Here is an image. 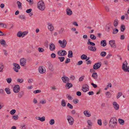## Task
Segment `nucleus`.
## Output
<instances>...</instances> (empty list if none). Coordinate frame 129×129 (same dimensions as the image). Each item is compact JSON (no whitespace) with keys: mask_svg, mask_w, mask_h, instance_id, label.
I'll return each mask as SVG.
<instances>
[{"mask_svg":"<svg viewBox=\"0 0 129 129\" xmlns=\"http://www.w3.org/2000/svg\"><path fill=\"white\" fill-rule=\"evenodd\" d=\"M70 61V58H67L66 60L65 63H68Z\"/></svg>","mask_w":129,"mask_h":129,"instance_id":"obj_64","label":"nucleus"},{"mask_svg":"<svg viewBox=\"0 0 129 129\" xmlns=\"http://www.w3.org/2000/svg\"><path fill=\"white\" fill-rule=\"evenodd\" d=\"M105 9L106 11L107 12H108L109 11V7L108 6H106L105 7Z\"/></svg>","mask_w":129,"mask_h":129,"instance_id":"obj_58","label":"nucleus"},{"mask_svg":"<svg viewBox=\"0 0 129 129\" xmlns=\"http://www.w3.org/2000/svg\"><path fill=\"white\" fill-rule=\"evenodd\" d=\"M48 29L50 31H52L53 30L54 27L52 24H48Z\"/></svg>","mask_w":129,"mask_h":129,"instance_id":"obj_21","label":"nucleus"},{"mask_svg":"<svg viewBox=\"0 0 129 129\" xmlns=\"http://www.w3.org/2000/svg\"><path fill=\"white\" fill-rule=\"evenodd\" d=\"M17 36L19 37H21L22 36V33L20 31H19L17 34Z\"/></svg>","mask_w":129,"mask_h":129,"instance_id":"obj_40","label":"nucleus"},{"mask_svg":"<svg viewBox=\"0 0 129 129\" xmlns=\"http://www.w3.org/2000/svg\"><path fill=\"white\" fill-rule=\"evenodd\" d=\"M64 28H61L60 29L59 31H58V32H59V34H61V33H62L63 32V31H64Z\"/></svg>","mask_w":129,"mask_h":129,"instance_id":"obj_59","label":"nucleus"},{"mask_svg":"<svg viewBox=\"0 0 129 129\" xmlns=\"http://www.w3.org/2000/svg\"><path fill=\"white\" fill-rule=\"evenodd\" d=\"M6 80L7 81V82L9 83H11L12 81V79L10 78L7 79Z\"/></svg>","mask_w":129,"mask_h":129,"instance_id":"obj_55","label":"nucleus"},{"mask_svg":"<svg viewBox=\"0 0 129 129\" xmlns=\"http://www.w3.org/2000/svg\"><path fill=\"white\" fill-rule=\"evenodd\" d=\"M111 26V24L109 23L107 24L106 26L105 29L107 31H109L110 30V27Z\"/></svg>","mask_w":129,"mask_h":129,"instance_id":"obj_17","label":"nucleus"},{"mask_svg":"<svg viewBox=\"0 0 129 129\" xmlns=\"http://www.w3.org/2000/svg\"><path fill=\"white\" fill-rule=\"evenodd\" d=\"M125 27L123 25H122L121 26L120 30L121 31L123 32L125 29Z\"/></svg>","mask_w":129,"mask_h":129,"instance_id":"obj_34","label":"nucleus"},{"mask_svg":"<svg viewBox=\"0 0 129 129\" xmlns=\"http://www.w3.org/2000/svg\"><path fill=\"white\" fill-rule=\"evenodd\" d=\"M118 29H113L112 33L113 34H116L118 32Z\"/></svg>","mask_w":129,"mask_h":129,"instance_id":"obj_43","label":"nucleus"},{"mask_svg":"<svg viewBox=\"0 0 129 129\" xmlns=\"http://www.w3.org/2000/svg\"><path fill=\"white\" fill-rule=\"evenodd\" d=\"M90 37L91 39L93 40L95 39L96 38L95 36L94 35L92 34L90 35Z\"/></svg>","mask_w":129,"mask_h":129,"instance_id":"obj_38","label":"nucleus"},{"mask_svg":"<svg viewBox=\"0 0 129 129\" xmlns=\"http://www.w3.org/2000/svg\"><path fill=\"white\" fill-rule=\"evenodd\" d=\"M69 53L68 56L69 58H72L73 57V53L71 50H69L68 52Z\"/></svg>","mask_w":129,"mask_h":129,"instance_id":"obj_25","label":"nucleus"},{"mask_svg":"<svg viewBox=\"0 0 129 129\" xmlns=\"http://www.w3.org/2000/svg\"><path fill=\"white\" fill-rule=\"evenodd\" d=\"M84 114L85 116L87 117H90L91 115L88 112V111L87 110L84 111Z\"/></svg>","mask_w":129,"mask_h":129,"instance_id":"obj_24","label":"nucleus"},{"mask_svg":"<svg viewBox=\"0 0 129 129\" xmlns=\"http://www.w3.org/2000/svg\"><path fill=\"white\" fill-rule=\"evenodd\" d=\"M67 106L70 109H72L73 108V106L69 103H68Z\"/></svg>","mask_w":129,"mask_h":129,"instance_id":"obj_46","label":"nucleus"},{"mask_svg":"<svg viewBox=\"0 0 129 129\" xmlns=\"http://www.w3.org/2000/svg\"><path fill=\"white\" fill-rule=\"evenodd\" d=\"M87 58V56L85 54H83L81 56V58L82 59H86Z\"/></svg>","mask_w":129,"mask_h":129,"instance_id":"obj_31","label":"nucleus"},{"mask_svg":"<svg viewBox=\"0 0 129 129\" xmlns=\"http://www.w3.org/2000/svg\"><path fill=\"white\" fill-rule=\"evenodd\" d=\"M115 42V41L114 40H110L109 41V43L111 47L114 48L116 47V45Z\"/></svg>","mask_w":129,"mask_h":129,"instance_id":"obj_8","label":"nucleus"},{"mask_svg":"<svg viewBox=\"0 0 129 129\" xmlns=\"http://www.w3.org/2000/svg\"><path fill=\"white\" fill-rule=\"evenodd\" d=\"M38 51L40 52H43L44 51V50L43 48L40 47L38 48Z\"/></svg>","mask_w":129,"mask_h":129,"instance_id":"obj_37","label":"nucleus"},{"mask_svg":"<svg viewBox=\"0 0 129 129\" xmlns=\"http://www.w3.org/2000/svg\"><path fill=\"white\" fill-rule=\"evenodd\" d=\"M82 90L84 92H86L89 90V86L86 84H84L83 85Z\"/></svg>","mask_w":129,"mask_h":129,"instance_id":"obj_7","label":"nucleus"},{"mask_svg":"<svg viewBox=\"0 0 129 129\" xmlns=\"http://www.w3.org/2000/svg\"><path fill=\"white\" fill-rule=\"evenodd\" d=\"M88 49L90 50L93 51H95L96 50V48L95 47H93V46L91 45H90L88 47Z\"/></svg>","mask_w":129,"mask_h":129,"instance_id":"obj_20","label":"nucleus"},{"mask_svg":"<svg viewBox=\"0 0 129 129\" xmlns=\"http://www.w3.org/2000/svg\"><path fill=\"white\" fill-rule=\"evenodd\" d=\"M26 59L24 58H21L20 60V64L22 66H24L26 65Z\"/></svg>","mask_w":129,"mask_h":129,"instance_id":"obj_11","label":"nucleus"},{"mask_svg":"<svg viewBox=\"0 0 129 129\" xmlns=\"http://www.w3.org/2000/svg\"><path fill=\"white\" fill-rule=\"evenodd\" d=\"M87 123L89 126H92V123L90 120H88L87 121Z\"/></svg>","mask_w":129,"mask_h":129,"instance_id":"obj_49","label":"nucleus"},{"mask_svg":"<svg viewBox=\"0 0 129 129\" xmlns=\"http://www.w3.org/2000/svg\"><path fill=\"white\" fill-rule=\"evenodd\" d=\"M62 50L59 51H58L57 54L59 56H62Z\"/></svg>","mask_w":129,"mask_h":129,"instance_id":"obj_53","label":"nucleus"},{"mask_svg":"<svg viewBox=\"0 0 129 129\" xmlns=\"http://www.w3.org/2000/svg\"><path fill=\"white\" fill-rule=\"evenodd\" d=\"M62 56H64L66 55L67 53L66 51L62 50Z\"/></svg>","mask_w":129,"mask_h":129,"instance_id":"obj_56","label":"nucleus"},{"mask_svg":"<svg viewBox=\"0 0 129 129\" xmlns=\"http://www.w3.org/2000/svg\"><path fill=\"white\" fill-rule=\"evenodd\" d=\"M66 104L65 101L64 100H62L61 102V105L63 107H64L66 106Z\"/></svg>","mask_w":129,"mask_h":129,"instance_id":"obj_32","label":"nucleus"},{"mask_svg":"<svg viewBox=\"0 0 129 129\" xmlns=\"http://www.w3.org/2000/svg\"><path fill=\"white\" fill-rule=\"evenodd\" d=\"M117 119L115 117L111 118L109 122L110 127L111 128H114L117 124Z\"/></svg>","mask_w":129,"mask_h":129,"instance_id":"obj_1","label":"nucleus"},{"mask_svg":"<svg viewBox=\"0 0 129 129\" xmlns=\"http://www.w3.org/2000/svg\"><path fill=\"white\" fill-rule=\"evenodd\" d=\"M20 87L19 85H15L13 89L14 92L15 93L18 92L20 90Z\"/></svg>","mask_w":129,"mask_h":129,"instance_id":"obj_9","label":"nucleus"},{"mask_svg":"<svg viewBox=\"0 0 129 129\" xmlns=\"http://www.w3.org/2000/svg\"><path fill=\"white\" fill-rule=\"evenodd\" d=\"M83 63V61L82 60H80L78 62L77 64V65L78 66L82 64Z\"/></svg>","mask_w":129,"mask_h":129,"instance_id":"obj_63","label":"nucleus"},{"mask_svg":"<svg viewBox=\"0 0 129 129\" xmlns=\"http://www.w3.org/2000/svg\"><path fill=\"white\" fill-rule=\"evenodd\" d=\"M0 43L4 47H6L8 46L6 44V41L3 39H1L0 40Z\"/></svg>","mask_w":129,"mask_h":129,"instance_id":"obj_14","label":"nucleus"},{"mask_svg":"<svg viewBox=\"0 0 129 129\" xmlns=\"http://www.w3.org/2000/svg\"><path fill=\"white\" fill-rule=\"evenodd\" d=\"M118 121L120 124L122 125L124 124V121L123 120L121 119H118Z\"/></svg>","mask_w":129,"mask_h":129,"instance_id":"obj_33","label":"nucleus"},{"mask_svg":"<svg viewBox=\"0 0 129 129\" xmlns=\"http://www.w3.org/2000/svg\"><path fill=\"white\" fill-rule=\"evenodd\" d=\"M32 10L31 9H29L27 10L26 11V12L28 13H30L32 11Z\"/></svg>","mask_w":129,"mask_h":129,"instance_id":"obj_62","label":"nucleus"},{"mask_svg":"<svg viewBox=\"0 0 129 129\" xmlns=\"http://www.w3.org/2000/svg\"><path fill=\"white\" fill-rule=\"evenodd\" d=\"M16 110L15 109H13L11 111L10 113L12 115H13L16 112Z\"/></svg>","mask_w":129,"mask_h":129,"instance_id":"obj_47","label":"nucleus"},{"mask_svg":"<svg viewBox=\"0 0 129 129\" xmlns=\"http://www.w3.org/2000/svg\"><path fill=\"white\" fill-rule=\"evenodd\" d=\"M67 118L69 124L70 125H72L74 122L73 118L70 115L67 116Z\"/></svg>","mask_w":129,"mask_h":129,"instance_id":"obj_5","label":"nucleus"},{"mask_svg":"<svg viewBox=\"0 0 129 129\" xmlns=\"http://www.w3.org/2000/svg\"><path fill=\"white\" fill-rule=\"evenodd\" d=\"M73 103L75 104H77L79 102V100L77 99H75L73 100Z\"/></svg>","mask_w":129,"mask_h":129,"instance_id":"obj_57","label":"nucleus"},{"mask_svg":"<svg viewBox=\"0 0 129 129\" xmlns=\"http://www.w3.org/2000/svg\"><path fill=\"white\" fill-rule=\"evenodd\" d=\"M36 118L38 120H39L41 121H44L45 120V117L44 116H43L42 117H40L39 116L36 117Z\"/></svg>","mask_w":129,"mask_h":129,"instance_id":"obj_19","label":"nucleus"},{"mask_svg":"<svg viewBox=\"0 0 129 129\" xmlns=\"http://www.w3.org/2000/svg\"><path fill=\"white\" fill-rule=\"evenodd\" d=\"M33 80L31 79H30L28 80V82L29 83H30L33 82Z\"/></svg>","mask_w":129,"mask_h":129,"instance_id":"obj_61","label":"nucleus"},{"mask_svg":"<svg viewBox=\"0 0 129 129\" xmlns=\"http://www.w3.org/2000/svg\"><path fill=\"white\" fill-rule=\"evenodd\" d=\"M100 44L102 46L105 47L107 45L106 41V40H102L101 41Z\"/></svg>","mask_w":129,"mask_h":129,"instance_id":"obj_22","label":"nucleus"},{"mask_svg":"<svg viewBox=\"0 0 129 129\" xmlns=\"http://www.w3.org/2000/svg\"><path fill=\"white\" fill-rule=\"evenodd\" d=\"M58 59H59L60 61L62 62L64 61L65 59V58L63 57H59L58 58Z\"/></svg>","mask_w":129,"mask_h":129,"instance_id":"obj_48","label":"nucleus"},{"mask_svg":"<svg viewBox=\"0 0 129 129\" xmlns=\"http://www.w3.org/2000/svg\"><path fill=\"white\" fill-rule=\"evenodd\" d=\"M72 85L71 83H68L66 84V86L68 87V89L69 88H70L72 87Z\"/></svg>","mask_w":129,"mask_h":129,"instance_id":"obj_30","label":"nucleus"},{"mask_svg":"<svg viewBox=\"0 0 129 129\" xmlns=\"http://www.w3.org/2000/svg\"><path fill=\"white\" fill-rule=\"evenodd\" d=\"M37 7L39 10L42 11L44 10L45 6L43 1H39L38 3Z\"/></svg>","mask_w":129,"mask_h":129,"instance_id":"obj_2","label":"nucleus"},{"mask_svg":"<svg viewBox=\"0 0 129 129\" xmlns=\"http://www.w3.org/2000/svg\"><path fill=\"white\" fill-rule=\"evenodd\" d=\"M122 95V93L121 92H119L118 93V95L117 96V99H118Z\"/></svg>","mask_w":129,"mask_h":129,"instance_id":"obj_52","label":"nucleus"},{"mask_svg":"<svg viewBox=\"0 0 129 129\" xmlns=\"http://www.w3.org/2000/svg\"><path fill=\"white\" fill-rule=\"evenodd\" d=\"M58 43L60 44V46L62 48H65L67 44V42L65 40H63L62 41L61 40H59L58 41Z\"/></svg>","mask_w":129,"mask_h":129,"instance_id":"obj_4","label":"nucleus"},{"mask_svg":"<svg viewBox=\"0 0 129 129\" xmlns=\"http://www.w3.org/2000/svg\"><path fill=\"white\" fill-rule=\"evenodd\" d=\"M5 91L8 94H10L11 93L10 89L9 88H7L5 89Z\"/></svg>","mask_w":129,"mask_h":129,"instance_id":"obj_41","label":"nucleus"},{"mask_svg":"<svg viewBox=\"0 0 129 129\" xmlns=\"http://www.w3.org/2000/svg\"><path fill=\"white\" fill-rule=\"evenodd\" d=\"M24 95V92L23 91H20L18 93V97L19 98H21Z\"/></svg>","mask_w":129,"mask_h":129,"instance_id":"obj_23","label":"nucleus"},{"mask_svg":"<svg viewBox=\"0 0 129 129\" xmlns=\"http://www.w3.org/2000/svg\"><path fill=\"white\" fill-rule=\"evenodd\" d=\"M92 76L94 79H96L98 77L97 73L95 72L94 73L92 74Z\"/></svg>","mask_w":129,"mask_h":129,"instance_id":"obj_28","label":"nucleus"},{"mask_svg":"<svg viewBox=\"0 0 129 129\" xmlns=\"http://www.w3.org/2000/svg\"><path fill=\"white\" fill-rule=\"evenodd\" d=\"M17 81L18 82L22 83L23 82V79H17Z\"/></svg>","mask_w":129,"mask_h":129,"instance_id":"obj_50","label":"nucleus"},{"mask_svg":"<svg viewBox=\"0 0 129 129\" xmlns=\"http://www.w3.org/2000/svg\"><path fill=\"white\" fill-rule=\"evenodd\" d=\"M19 18L22 19H25V16L24 15H21L19 16Z\"/></svg>","mask_w":129,"mask_h":129,"instance_id":"obj_35","label":"nucleus"},{"mask_svg":"<svg viewBox=\"0 0 129 129\" xmlns=\"http://www.w3.org/2000/svg\"><path fill=\"white\" fill-rule=\"evenodd\" d=\"M87 44L88 45H91L95 46V43H94L90 41H89L87 43Z\"/></svg>","mask_w":129,"mask_h":129,"instance_id":"obj_51","label":"nucleus"},{"mask_svg":"<svg viewBox=\"0 0 129 129\" xmlns=\"http://www.w3.org/2000/svg\"><path fill=\"white\" fill-rule=\"evenodd\" d=\"M51 57L52 58H54L56 57V55L55 53H53L51 54Z\"/></svg>","mask_w":129,"mask_h":129,"instance_id":"obj_60","label":"nucleus"},{"mask_svg":"<svg viewBox=\"0 0 129 129\" xmlns=\"http://www.w3.org/2000/svg\"><path fill=\"white\" fill-rule=\"evenodd\" d=\"M39 72L42 74L45 73L46 72L45 70H44L42 67H40L39 68Z\"/></svg>","mask_w":129,"mask_h":129,"instance_id":"obj_18","label":"nucleus"},{"mask_svg":"<svg viewBox=\"0 0 129 129\" xmlns=\"http://www.w3.org/2000/svg\"><path fill=\"white\" fill-rule=\"evenodd\" d=\"M73 13L72 11L69 8H67L66 9V14L69 16L71 15Z\"/></svg>","mask_w":129,"mask_h":129,"instance_id":"obj_15","label":"nucleus"},{"mask_svg":"<svg viewBox=\"0 0 129 129\" xmlns=\"http://www.w3.org/2000/svg\"><path fill=\"white\" fill-rule=\"evenodd\" d=\"M46 102V101L45 100H42L41 101H40L39 103V104H45Z\"/></svg>","mask_w":129,"mask_h":129,"instance_id":"obj_44","label":"nucleus"},{"mask_svg":"<svg viewBox=\"0 0 129 129\" xmlns=\"http://www.w3.org/2000/svg\"><path fill=\"white\" fill-rule=\"evenodd\" d=\"M18 5V6L19 8H20L22 6V4L19 1H18L17 3Z\"/></svg>","mask_w":129,"mask_h":129,"instance_id":"obj_45","label":"nucleus"},{"mask_svg":"<svg viewBox=\"0 0 129 129\" xmlns=\"http://www.w3.org/2000/svg\"><path fill=\"white\" fill-rule=\"evenodd\" d=\"M61 79L63 82L64 83H67L69 82V78L66 76L62 77L61 78Z\"/></svg>","mask_w":129,"mask_h":129,"instance_id":"obj_12","label":"nucleus"},{"mask_svg":"<svg viewBox=\"0 0 129 129\" xmlns=\"http://www.w3.org/2000/svg\"><path fill=\"white\" fill-rule=\"evenodd\" d=\"M113 104L115 109L116 110H118L119 109V105L117 104V103L115 102H113Z\"/></svg>","mask_w":129,"mask_h":129,"instance_id":"obj_13","label":"nucleus"},{"mask_svg":"<svg viewBox=\"0 0 129 129\" xmlns=\"http://www.w3.org/2000/svg\"><path fill=\"white\" fill-rule=\"evenodd\" d=\"M127 63L126 61H125L122 64V69L125 72H129V67L127 66Z\"/></svg>","mask_w":129,"mask_h":129,"instance_id":"obj_3","label":"nucleus"},{"mask_svg":"<svg viewBox=\"0 0 129 129\" xmlns=\"http://www.w3.org/2000/svg\"><path fill=\"white\" fill-rule=\"evenodd\" d=\"M48 68L52 72H53L54 70L53 66L51 64H50L49 65Z\"/></svg>","mask_w":129,"mask_h":129,"instance_id":"obj_26","label":"nucleus"},{"mask_svg":"<svg viewBox=\"0 0 129 129\" xmlns=\"http://www.w3.org/2000/svg\"><path fill=\"white\" fill-rule=\"evenodd\" d=\"M118 21L117 19H115L114 22V26H116L118 24Z\"/></svg>","mask_w":129,"mask_h":129,"instance_id":"obj_27","label":"nucleus"},{"mask_svg":"<svg viewBox=\"0 0 129 129\" xmlns=\"http://www.w3.org/2000/svg\"><path fill=\"white\" fill-rule=\"evenodd\" d=\"M106 94L107 96V97L108 98H110L112 95V94L109 91L106 92Z\"/></svg>","mask_w":129,"mask_h":129,"instance_id":"obj_29","label":"nucleus"},{"mask_svg":"<svg viewBox=\"0 0 129 129\" xmlns=\"http://www.w3.org/2000/svg\"><path fill=\"white\" fill-rule=\"evenodd\" d=\"M49 123L51 125H53L55 123V121L53 119H51L49 121Z\"/></svg>","mask_w":129,"mask_h":129,"instance_id":"obj_36","label":"nucleus"},{"mask_svg":"<svg viewBox=\"0 0 129 129\" xmlns=\"http://www.w3.org/2000/svg\"><path fill=\"white\" fill-rule=\"evenodd\" d=\"M13 64L14 67L13 68V69L16 72H18L19 71L18 69H20V68L19 65L17 63H13Z\"/></svg>","mask_w":129,"mask_h":129,"instance_id":"obj_6","label":"nucleus"},{"mask_svg":"<svg viewBox=\"0 0 129 129\" xmlns=\"http://www.w3.org/2000/svg\"><path fill=\"white\" fill-rule=\"evenodd\" d=\"M106 55V52L105 51H102L100 53V55L102 57H104Z\"/></svg>","mask_w":129,"mask_h":129,"instance_id":"obj_39","label":"nucleus"},{"mask_svg":"<svg viewBox=\"0 0 129 129\" xmlns=\"http://www.w3.org/2000/svg\"><path fill=\"white\" fill-rule=\"evenodd\" d=\"M49 45V49L50 50L53 51L54 50L55 48V46L53 43H50Z\"/></svg>","mask_w":129,"mask_h":129,"instance_id":"obj_16","label":"nucleus"},{"mask_svg":"<svg viewBox=\"0 0 129 129\" xmlns=\"http://www.w3.org/2000/svg\"><path fill=\"white\" fill-rule=\"evenodd\" d=\"M101 65V62L96 63L93 66V68L95 70L97 69L100 67Z\"/></svg>","mask_w":129,"mask_h":129,"instance_id":"obj_10","label":"nucleus"},{"mask_svg":"<svg viewBox=\"0 0 129 129\" xmlns=\"http://www.w3.org/2000/svg\"><path fill=\"white\" fill-rule=\"evenodd\" d=\"M98 123L100 126H101L102 125V121L101 119H100L98 121Z\"/></svg>","mask_w":129,"mask_h":129,"instance_id":"obj_54","label":"nucleus"},{"mask_svg":"<svg viewBox=\"0 0 129 129\" xmlns=\"http://www.w3.org/2000/svg\"><path fill=\"white\" fill-rule=\"evenodd\" d=\"M18 118V115H14L12 116V119L15 120H17Z\"/></svg>","mask_w":129,"mask_h":129,"instance_id":"obj_42","label":"nucleus"}]
</instances>
